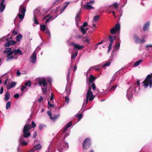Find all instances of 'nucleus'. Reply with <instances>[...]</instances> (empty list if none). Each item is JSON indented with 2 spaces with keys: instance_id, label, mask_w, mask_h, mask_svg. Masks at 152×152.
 Listing matches in <instances>:
<instances>
[{
  "instance_id": "f257e3e1",
  "label": "nucleus",
  "mask_w": 152,
  "mask_h": 152,
  "mask_svg": "<svg viewBox=\"0 0 152 152\" xmlns=\"http://www.w3.org/2000/svg\"><path fill=\"white\" fill-rule=\"evenodd\" d=\"M59 9V7H58L56 10H52L50 12V14L47 15L43 19V20H44L46 18H47L45 23L46 24L48 22L53 20L57 16V15H56V13L58 12Z\"/></svg>"
},
{
  "instance_id": "f03ea898",
  "label": "nucleus",
  "mask_w": 152,
  "mask_h": 152,
  "mask_svg": "<svg viewBox=\"0 0 152 152\" xmlns=\"http://www.w3.org/2000/svg\"><path fill=\"white\" fill-rule=\"evenodd\" d=\"M91 88H89L88 89L87 93V97L86 100L84 99L83 107H85L86 104L88 102V100L91 101L93 100L95 97V96L93 95L92 92H91Z\"/></svg>"
},
{
  "instance_id": "7ed1b4c3",
  "label": "nucleus",
  "mask_w": 152,
  "mask_h": 152,
  "mask_svg": "<svg viewBox=\"0 0 152 152\" xmlns=\"http://www.w3.org/2000/svg\"><path fill=\"white\" fill-rule=\"evenodd\" d=\"M152 74L148 75L145 80L143 81L144 85L145 88H146L149 86L150 88L152 87Z\"/></svg>"
},
{
  "instance_id": "20e7f679",
  "label": "nucleus",
  "mask_w": 152,
  "mask_h": 152,
  "mask_svg": "<svg viewBox=\"0 0 152 152\" xmlns=\"http://www.w3.org/2000/svg\"><path fill=\"white\" fill-rule=\"evenodd\" d=\"M68 148V144L63 141L61 142L58 143L57 149L59 152H63L64 150L67 149Z\"/></svg>"
},
{
  "instance_id": "39448f33",
  "label": "nucleus",
  "mask_w": 152,
  "mask_h": 152,
  "mask_svg": "<svg viewBox=\"0 0 152 152\" xmlns=\"http://www.w3.org/2000/svg\"><path fill=\"white\" fill-rule=\"evenodd\" d=\"M31 126L30 124H27L24 126L23 129V137H27L31 135L30 133L28 132L31 128Z\"/></svg>"
},
{
  "instance_id": "423d86ee",
  "label": "nucleus",
  "mask_w": 152,
  "mask_h": 152,
  "mask_svg": "<svg viewBox=\"0 0 152 152\" xmlns=\"http://www.w3.org/2000/svg\"><path fill=\"white\" fill-rule=\"evenodd\" d=\"M26 11L25 7L22 6H20L19 8V12L18 15V16L22 21L23 19L25 13Z\"/></svg>"
},
{
  "instance_id": "0eeeda50",
  "label": "nucleus",
  "mask_w": 152,
  "mask_h": 152,
  "mask_svg": "<svg viewBox=\"0 0 152 152\" xmlns=\"http://www.w3.org/2000/svg\"><path fill=\"white\" fill-rule=\"evenodd\" d=\"M72 125V122L68 123L67 124L64 128L63 130V132L65 138L67 137L69 134L70 132L69 131H67V129Z\"/></svg>"
},
{
  "instance_id": "6e6552de",
  "label": "nucleus",
  "mask_w": 152,
  "mask_h": 152,
  "mask_svg": "<svg viewBox=\"0 0 152 152\" xmlns=\"http://www.w3.org/2000/svg\"><path fill=\"white\" fill-rule=\"evenodd\" d=\"M40 12L39 10H35L34 11V18L33 20L34 23L36 25H37L39 24L37 20V17L40 16Z\"/></svg>"
},
{
  "instance_id": "1a4fd4ad",
  "label": "nucleus",
  "mask_w": 152,
  "mask_h": 152,
  "mask_svg": "<svg viewBox=\"0 0 152 152\" xmlns=\"http://www.w3.org/2000/svg\"><path fill=\"white\" fill-rule=\"evenodd\" d=\"M91 145V142L88 138H86L84 141L83 147L84 149H87Z\"/></svg>"
},
{
  "instance_id": "9d476101",
  "label": "nucleus",
  "mask_w": 152,
  "mask_h": 152,
  "mask_svg": "<svg viewBox=\"0 0 152 152\" xmlns=\"http://www.w3.org/2000/svg\"><path fill=\"white\" fill-rule=\"evenodd\" d=\"M116 39V37L115 36H113V35H110L109 36V40L110 42V44L108 47V52H109L112 47V44L114 40H115Z\"/></svg>"
},
{
  "instance_id": "9b49d317",
  "label": "nucleus",
  "mask_w": 152,
  "mask_h": 152,
  "mask_svg": "<svg viewBox=\"0 0 152 152\" xmlns=\"http://www.w3.org/2000/svg\"><path fill=\"white\" fill-rule=\"evenodd\" d=\"M133 88L131 87L128 89L127 91L126 97L128 98L129 100H130L133 96V93L132 91H133Z\"/></svg>"
},
{
  "instance_id": "f8f14e48",
  "label": "nucleus",
  "mask_w": 152,
  "mask_h": 152,
  "mask_svg": "<svg viewBox=\"0 0 152 152\" xmlns=\"http://www.w3.org/2000/svg\"><path fill=\"white\" fill-rule=\"evenodd\" d=\"M36 59L37 53L35 51L31 56L30 58V60L31 63L34 64L36 63Z\"/></svg>"
},
{
  "instance_id": "ddd939ff",
  "label": "nucleus",
  "mask_w": 152,
  "mask_h": 152,
  "mask_svg": "<svg viewBox=\"0 0 152 152\" xmlns=\"http://www.w3.org/2000/svg\"><path fill=\"white\" fill-rule=\"evenodd\" d=\"M38 83L40 86H42L44 87L46 86L47 85L46 80L43 78L39 79L38 81Z\"/></svg>"
},
{
  "instance_id": "4468645a",
  "label": "nucleus",
  "mask_w": 152,
  "mask_h": 152,
  "mask_svg": "<svg viewBox=\"0 0 152 152\" xmlns=\"http://www.w3.org/2000/svg\"><path fill=\"white\" fill-rule=\"evenodd\" d=\"M94 1H91L90 2H88L86 5H84V9L87 10H90L91 9H93V7L91 5V4H94Z\"/></svg>"
},
{
  "instance_id": "2eb2a0df",
  "label": "nucleus",
  "mask_w": 152,
  "mask_h": 152,
  "mask_svg": "<svg viewBox=\"0 0 152 152\" xmlns=\"http://www.w3.org/2000/svg\"><path fill=\"white\" fill-rule=\"evenodd\" d=\"M133 38L134 42L137 43H143L145 42L143 39H140L136 35H134Z\"/></svg>"
},
{
  "instance_id": "dca6fc26",
  "label": "nucleus",
  "mask_w": 152,
  "mask_h": 152,
  "mask_svg": "<svg viewBox=\"0 0 152 152\" xmlns=\"http://www.w3.org/2000/svg\"><path fill=\"white\" fill-rule=\"evenodd\" d=\"M71 45H72L74 46V49L75 50H80L83 48V45H80L78 44H75L72 42L71 43Z\"/></svg>"
},
{
  "instance_id": "f3484780",
  "label": "nucleus",
  "mask_w": 152,
  "mask_h": 152,
  "mask_svg": "<svg viewBox=\"0 0 152 152\" xmlns=\"http://www.w3.org/2000/svg\"><path fill=\"white\" fill-rule=\"evenodd\" d=\"M4 53L7 54L6 57H7L12 54L13 53V51H11V49L10 48H7L4 51Z\"/></svg>"
},
{
  "instance_id": "a211bd4d",
  "label": "nucleus",
  "mask_w": 152,
  "mask_h": 152,
  "mask_svg": "<svg viewBox=\"0 0 152 152\" xmlns=\"http://www.w3.org/2000/svg\"><path fill=\"white\" fill-rule=\"evenodd\" d=\"M6 40L7 42L4 44V46L5 47H9L11 45H14L16 44V42L14 40L8 41L7 39H6Z\"/></svg>"
},
{
  "instance_id": "6ab92c4d",
  "label": "nucleus",
  "mask_w": 152,
  "mask_h": 152,
  "mask_svg": "<svg viewBox=\"0 0 152 152\" xmlns=\"http://www.w3.org/2000/svg\"><path fill=\"white\" fill-rule=\"evenodd\" d=\"M4 1L5 0H2L0 4V12H1L4 10L5 7V6L4 4Z\"/></svg>"
},
{
  "instance_id": "aec40b11",
  "label": "nucleus",
  "mask_w": 152,
  "mask_h": 152,
  "mask_svg": "<svg viewBox=\"0 0 152 152\" xmlns=\"http://www.w3.org/2000/svg\"><path fill=\"white\" fill-rule=\"evenodd\" d=\"M19 145L20 146H25L28 143L25 141L23 139H20L19 140Z\"/></svg>"
},
{
  "instance_id": "412c9836",
  "label": "nucleus",
  "mask_w": 152,
  "mask_h": 152,
  "mask_svg": "<svg viewBox=\"0 0 152 152\" xmlns=\"http://www.w3.org/2000/svg\"><path fill=\"white\" fill-rule=\"evenodd\" d=\"M119 5L117 3H114L110 5V7L113 9H118Z\"/></svg>"
},
{
  "instance_id": "4be33fe9",
  "label": "nucleus",
  "mask_w": 152,
  "mask_h": 152,
  "mask_svg": "<svg viewBox=\"0 0 152 152\" xmlns=\"http://www.w3.org/2000/svg\"><path fill=\"white\" fill-rule=\"evenodd\" d=\"M16 84L15 82H12L10 83H9L7 85V88L8 89L12 88L15 86Z\"/></svg>"
},
{
  "instance_id": "5701e85b",
  "label": "nucleus",
  "mask_w": 152,
  "mask_h": 152,
  "mask_svg": "<svg viewBox=\"0 0 152 152\" xmlns=\"http://www.w3.org/2000/svg\"><path fill=\"white\" fill-rule=\"evenodd\" d=\"M70 3L69 2H67L64 3L63 7L61 10V12H60V14H61L64 10L65 8L67 7V6Z\"/></svg>"
},
{
  "instance_id": "b1692460",
  "label": "nucleus",
  "mask_w": 152,
  "mask_h": 152,
  "mask_svg": "<svg viewBox=\"0 0 152 152\" xmlns=\"http://www.w3.org/2000/svg\"><path fill=\"white\" fill-rule=\"evenodd\" d=\"M88 29V28L84 27L81 26L80 28V31L82 34H85Z\"/></svg>"
},
{
  "instance_id": "393cba45",
  "label": "nucleus",
  "mask_w": 152,
  "mask_h": 152,
  "mask_svg": "<svg viewBox=\"0 0 152 152\" xmlns=\"http://www.w3.org/2000/svg\"><path fill=\"white\" fill-rule=\"evenodd\" d=\"M23 38V36L21 34H20L17 36L16 39L17 42H19L21 41Z\"/></svg>"
},
{
  "instance_id": "a878e982",
  "label": "nucleus",
  "mask_w": 152,
  "mask_h": 152,
  "mask_svg": "<svg viewBox=\"0 0 152 152\" xmlns=\"http://www.w3.org/2000/svg\"><path fill=\"white\" fill-rule=\"evenodd\" d=\"M13 53L15 54H19V55L22 54V52L21 50L19 49H17L14 50L13 51Z\"/></svg>"
},
{
  "instance_id": "bb28decb",
  "label": "nucleus",
  "mask_w": 152,
  "mask_h": 152,
  "mask_svg": "<svg viewBox=\"0 0 152 152\" xmlns=\"http://www.w3.org/2000/svg\"><path fill=\"white\" fill-rule=\"evenodd\" d=\"M96 78L93 75H90L89 78V82L90 83H91L93 82L94 80Z\"/></svg>"
},
{
  "instance_id": "cd10ccee",
  "label": "nucleus",
  "mask_w": 152,
  "mask_h": 152,
  "mask_svg": "<svg viewBox=\"0 0 152 152\" xmlns=\"http://www.w3.org/2000/svg\"><path fill=\"white\" fill-rule=\"evenodd\" d=\"M149 25L150 24L149 22H147L143 26V29L144 31H147L148 29Z\"/></svg>"
},
{
  "instance_id": "c85d7f7f",
  "label": "nucleus",
  "mask_w": 152,
  "mask_h": 152,
  "mask_svg": "<svg viewBox=\"0 0 152 152\" xmlns=\"http://www.w3.org/2000/svg\"><path fill=\"white\" fill-rule=\"evenodd\" d=\"M80 11L77 14V15H76V18H75V21H76V25H77V23H78V22H80V20H79V15H80Z\"/></svg>"
},
{
  "instance_id": "c756f323",
  "label": "nucleus",
  "mask_w": 152,
  "mask_h": 152,
  "mask_svg": "<svg viewBox=\"0 0 152 152\" xmlns=\"http://www.w3.org/2000/svg\"><path fill=\"white\" fill-rule=\"evenodd\" d=\"M10 96V94L8 92H7L6 94L5 95V97L4 98V100L6 101H7L9 98Z\"/></svg>"
},
{
  "instance_id": "7c9ffc66",
  "label": "nucleus",
  "mask_w": 152,
  "mask_h": 152,
  "mask_svg": "<svg viewBox=\"0 0 152 152\" xmlns=\"http://www.w3.org/2000/svg\"><path fill=\"white\" fill-rule=\"evenodd\" d=\"M116 30V31H118L120 29V24L119 23H117L115 25V27L114 28Z\"/></svg>"
},
{
  "instance_id": "2f4dec72",
  "label": "nucleus",
  "mask_w": 152,
  "mask_h": 152,
  "mask_svg": "<svg viewBox=\"0 0 152 152\" xmlns=\"http://www.w3.org/2000/svg\"><path fill=\"white\" fill-rule=\"evenodd\" d=\"M111 62L110 61H106L104 63V65H103L102 67H104L106 66H109Z\"/></svg>"
},
{
  "instance_id": "473e14b6",
  "label": "nucleus",
  "mask_w": 152,
  "mask_h": 152,
  "mask_svg": "<svg viewBox=\"0 0 152 152\" xmlns=\"http://www.w3.org/2000/svg\"><path fill=\"white\" fill-rule=\"evenodd\" d=\"M76 116L78 118L77 122L79 121L83 117V115L82 114L77 113L76 115Z\"/></svg>"
},
{
  "instance_id": "72a5a7b5",
  "label": "nucleus",
  "mask_w": 152,
  "mask_h": 152,
  "mask_svg": "<svg viewBox=\"0 0 152 152\" xmlns=\"http://www.w3.org/2000/svg\"><path fill=\"white\" fill-rule=\"evenodd\" d=\"M142 61V60H140L136 61L134 65V66L136 67L139 65L140 64Z\"/></svg>"
},
{
  "instance_id": "f704fd0d",
  "label": "nucleus",
  "mask_w": 152,
  "mask_h": 152,
  "mask_svg": "<svg viewBox=\"0 0 152 152\" xmlns=\"http://www.w3.org/2000/svg\"><path fill=\"white\" fill-rule=\"evenodd\" d=\"M41 145L40 144H37L34 146V148L36 150H39L41 148Z\"/></svg>"
},
{
  "instance_id": "c9c22d12",
  "label": "nucleus",
  "mask_w": 152,
  "mask_h": 152,
  "mask_svg": "<svg viewBox=\"0 0 152 152\" xmlns=\"http://www.w3.org/2000/svg\"><path fill=\"white\" fill-rule=\"evenodd\" d=\"M11 107V102L10 101L8 102L6 104V109H8Z\"/></svg>"
},
{
  "instance_id": "e433bc0d",
  "label": "nucleus",
  "mask_w": 152,
  "mask_h": 152,
  "mask_svg": "<svg viewBox=\"0 0 152 152\" xmlns=\"http://www.w3.org/2000/svg\"><path fill=\"white\" fill-rule=\"evenodd\" d=\"M70 89L69 87H67L66 89V91L65 93H66L68 95H69L70 94Z\"/></svg>"
},
{
  "instance_id": "4c0bfd02",
  "label": "nucleus",
  "mask_w": 152,
  "mask_h": 152,
  "mask_svg": "<svg viewBox=\"0 0 152 152\" xmlns=\"http://www.w3.org/2000/svg\"><path fill=\"white\" fill-rule=\"evenodd\" d=\"M77 53H78L77 52H76L75 54L72 53L71 54V55H72L71 57V58L73 59H75L76 58V57L77 55Z\"/></svg>"
},
{
  "instance_id": "58836bf2",
  "label": "nucleus",
  "mask_w": 152,
  "mask_h": 152,
  "mask_svg": "<svg viewBox=\"0 0 152 152\" xmlns=\"http://www.w3.org/2000/svg\"><path fill=\"white\" fill-rule=\"evenodd\" d=\"M31 84V82L30 81H28L24 85L26 87H30Z\"/></svg>"
},
{
  "instance_id": "ea45409f",
  "label": "nucleus",
  "mask_w": 152,
  "mask_h": 152,
  "mask_svg": "<svg viewBox=\"0 0 152 152\" xmlns=\"http://www.w3.org/2000/svg\"><path fill=\"white\" fill-rule=\"evenodd\" d=\"M46 27L44 25H42L40 26V29L43 31H44L46 29Z\"/></svg>"
},
{
  "instance_id": "a19ab883",
  "label": "nucleus",
  "mask_w": 152,
  "mask_h": 152,
  "mask_svg": "<svg viewBox=\"0 0 152 152\" xmlns=\"http://www.w3.org/2000/svg\"><path fill=\"white\" fill-rule=\"evenodd\" d=\"M120 42L118 43V44H116L115 46H114L115 48L117 50H118L119 49L120 47Z\"/></svg>"
},
{
  "instance_id": "79ce46f5",
  "label": "nucleus",
  "mask_w": 152,
  "mask_h": 152,
  "mask_svg": "<svg viewBox=\"0 0 152 152\" xmlns=\"http://www.w3.org/2000/svg\"><path fill=\"white\" fill-rule=\"evenodd\" d=\"M99 15H96L94 16V21L95 22H97L99 20Z\"/></svg>"
},
{
  "instance_id": "37998d69",
  "label": "nucleus",
  "mask_w": 152,
  "mask_h": 152,
  "mask_svg": "<svg viewBox=\"0 0 152 152\" xmlns=\"http://www.w3.org/2000/svg\"><path fill=\"white\" fill-rule=\"evenodd\" d=\"M110 32L111 33L113 34L115 33V32H117V31H116V30L115 29V28H113L110 30Z\"/></svg>"
},
{
  "instance_id": "c03bdc74",
  "label": "nucleus",
  "mask_w": 152,
  "mask_h": 152,
  "mask_svg": "<svg viewBox=\"0 0 152 152\" xmlns=\"http://www.w3.org/2000/svg\"><path fill=\"white\" fill-rule=\"evenodd\" d=\"M71 70L70 69L69 70L68 72V73L67 75V76L66 77V79H67V81H69V74L71 73Z\"/></svg>"
},
{
  "instance_id": "a18cd8bd",
  "label": "nucleus",
  "mask_w": 152,
  "mask_h": 152,
  "mask_svg": "<svg viewBox=\"0 0 152 152\" xmlns=\"http://www.w3.org/2000/svg\"><path fill=\"white\" fill-rule=\"evenodd\" d=\"M8 57L7 58V61H8L10 60H12L13 58V56H7Z\"/></svg>"
},
{
  "instance_id": "49530a36",
  "label": "nucleus",
  "mask_w": 152,
  "mask_h": 152,
  "mask_svg": "<svg viewBox=\"0 0 152 152\" xmlns=\"http://www.w3.org/2000/svg\"><path fill=\"white\" fill-rule=\"evenodd\" d=\"M116 79V78L114 76H113L112 77V79L110 81V83H112L114 82L115 80Z\"/></svg>"
},
{
  "instance_id": "de8ad7c7",
  "label": "nucleus",
  "mask_w": 152,
  "mask_h": 152,
  "mask_svg": "<svg viewBox=\"0 0 152 152\" xmlns=\"http://www.w3.org/2000/svg\"><path fill=\"white\" fill-rule=\"evenodd\" d=\"M44 127H45L44 125L41 124L39 126V129L40 130H42Z\"/></svg>"
},
{
  "instance_id": "09e8293b",
  "label": "nucleus",
  "mask_w": 152,
  "mask_h": 152,
  "mask_svg": "<svg viewBox=\"0 0 152 152\" xmlns=\"http://www.w3.org/2000/svg\"><path fill=\"white\" fill-rule=\"evenodd\" d=\"M59 116L58 115H54V117H51V119L53 120H54L56 118H57Z\"/></svg>"
},
{
  "instance_id": "8fccbe9b",
  "label": "nucleus",
  "mask_w": 152,
  "mask_h": 152,
  "mask_svg": "<svg viewBox=\"0 0 152 152\" xmlns=\"http://www.w3.org/2000/svg\"><path fill=\"white\" fill-rule=\"evenodd\" d=\"M48 104L49 105V108L50 107H51L54 106V105L53 104H50L49 101L48 102Z\"/></svg>"
},
{
  "instance_id": "3c124183",
  "label": "nucleus",
  "mask_w": 152,
  "mask_h": 152,
  "mask_svg": "<svg viewBox=\"0 0 152 152\" xmlns=\"http://www.w3.org/2000/svg\"><path fill=\"white\" fill-rule=\"evenodd\" d=\"M47 114L50 116V118H51V117H52V113H51V110H48L47 111Z\"/></svg>"
},
{
  "instance_id": "603ef678",
  "label": "nucleus",
  "mask_w": 152,
  "mask_h": 152,
  "mask_svg": "<svg viewBox=\"0 0 152 152\" xmlns=\"http://www.w3.org/2000/svg\"><path fill=\"white\" fill-rule=\"evenodd\" d=\"M65 99L66 102V103H68L69 101V97L67 96H66L65 97Z\"/></svg>"
},
{
  "instance_id": "864d4df0",
  "label": "nucleus",
  "mask_w": 152,
  "mask_h": 152,
  "mask_svg": "<svg viewBox=\"0 0 152 152\" xmlns=\"http://www.w3.org/2000/svg\"><path fill=\"white\" fill-rule=\"evenodd\" d=\"M31 125H32V127H33V128H34L36 126V124L35 123L34 121H32V122Z\"/></svg>"
},
{
  "instance_id": "5fc2aeb1",
  "label": "nucleus",
  "mask_w": 152,
  "mask_h": 152,
  "mask_svg": "<svg viewBox=\"0 0 152 152\" xmlns=\"http://www.w3.org/2000/svg\"><path fill=\"white\" fill-rule=\"evenodd\" d=\"M47 88H42V91L43 94H44L46 92V91H47Z\"/></svg>"
},
{
  "instance_id": "6e6d98bb",
  "label": "nucleus",
  "mask_w": 152,
  "mask_h": 152,
  "mask_svg": "<svg viewBox=\"0 0 152 152\" xmlns=\"http://www.w3.org/2000/svg\"><path fill=\"white\" fill-rule=\"evenodd\" d=\"M84 41L88 43L90 42V40L87 37H85V39L84 40Z\"/></svg>"
},
{
  "instance_id": "4d7b16f0",
  "label": "nucleus",
  "mask_w": 152,
  "mask_h": 152,
  "mask_svg": "<svg viewBox=\"0 0 152 152\" xmlns=\"http://www.w3.org/2000/svg\"><path fill=\"white\" fill-rule=\"evenodd\" d=\"M91 86L92 87L93 89L94 90H95L96 87V86H95V84L93 83L91 85Z\"/></svg>"
},
{
  "instance_id": "13d9d810",
  "label": "nucleus",
  "mask_w": 152,
  "mask_h": 152,
  "mask_svg": "<svg viewBox=\"0 0 152 152\" xmlns=\"http://www.w3.org/2000/svg\"><path fill=\"white\" fill-rule=\"evenodd\" d=\"M18 34V32L15 31H13L12 32V34L14 35H15Z\"/></svg>"
},
{
  "instance_id": "bf43d9fd",
  "label": "nucleus",
  "mask_w": 152,
  "mask_h": 152,
  "mask_svg": "<svg viewBox=\"0 0 152 152\" xmlns=\"http://www.w3.org/2000/svg\"><path fill=\"white\" fill-rule=\"evenodd\" d=\"M87 25H88V23L86 22H85L83 23V25L82 26L84 27H86L87 26Z\"/></svg>"
},
{
  "instance_id": "052dcab7",
  "label": "nucleus",
  "mask_w": 152,
  "mask_h": 152,
  "mask_svg": "<svg viewBox=\"0 0 152 152\" xmlns=\"http://www.w3.org/2000/svg\"><path fill=\"white\" fill-rule=\"evenodd\" d=\"M117 87V86L116 85L113 86L112 87L111 90H114Z\"/></svg>"
},
{
  "instance_id": "680f3d73",
  "label": "nucleus",
  "mask_w": 152,
  "mask_h": 152,
  "mask_svg": "<svg viewBox=\"0 0 152 152\" xmlns=\"http://www.w3.org/2000/svg\"><path fill=\"white\" fill-rule=\"evenodd\" d=\"M26 88V87L24 86H22L21 88V91L22 92H23V90Z\"/></svg>"
},
{
  "instance_id": "e2e57ef3",
  "label": "nucleus",
  "mask_w": 152,
  "mask_h": 152,
  "mask_svg": "<svg viewBox=\"0 0 152 152\" xmlns=\"http://www.w3.org/2000/svg\"><path fill=\"white\" fill-rule=\"evenodd\" d=\"M46 33H47L48 34L50 35V31L48 29H46L45 30Z\"/></svg>"
},
{
  "instance_id": "0e129e2a",
  "label": "nucleus",
  "mask_w": 152,
  "mask_h": 152,
  "mask_svg": "<svg viewBox=\"0 0 152 152\" xmlns=\"http://www.w3.org/2000/svg\"><path fill=\"white\" fill-rule=\"evenodd\" d=\"M3 92V87H1L0 89V94H2Z\"/></svg>"
},
{
  "instance_id": "69168bd1",
  "label": "nucleus",
  "mask_w": 152,
  "mask_h": 152,
  "mask_svg": "<svg viewBox=\"0 0 152 152\" xmlns=\"http://www.w3.org/2000/svg\"><path fill=\"white\" fill-rule=\"evenodd\" d=\"M19 96V94H16L14 95V97L15 98H18Z\"/></svg>"
},
{
  "instance_id": "338daca9",
  "label": "nucleus",
  "mask_w": 152,
  "mask_h": 152,
  "mask_svg": "<svg viewBox=\"0 0 152 152\" xmlns=\"http://www.w3.org/2000/svg\"><path fill=\"white\" fill-rule=\"evenodd\" d=\"M81 36L78 35H77L75 37L76 38L78 39H80L81 38Z\"/></svg>"
},
{
  "instance_id": "774afa93",
  "label": "nucleus",
  "mask_w": 152,
  "mask_h": 152,
  "mask_svg": "<svg viewBox=\"0 0 152 152\" xmlns=\"http://www.w3.org/2000/svg\"><path fill=\"white\" fill-rule=\"evenodd\" d=\"M43 99V98L42 97V96H41L39 99L38 101L39 102H41V101Z\"/></svg>"
}]
</instances>
